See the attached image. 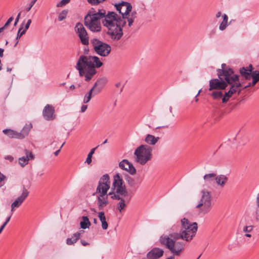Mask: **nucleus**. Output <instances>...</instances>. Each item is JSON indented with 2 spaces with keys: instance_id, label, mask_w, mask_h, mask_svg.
<instances>
[{
  "instance_id": "c756f323",
  "label": "nucleus",
  "mask_w": 259,
  "mask_h": 259,
  "mask_svg": "<svg viewBox=\"0 0 259 259\" xmlns=\"http://www.w3.org/2000/svg\"><path fill=\"white\" fill-rule=\"evenodd\" d=\"M82 221L80 223V228L83 229L89 228L91 226V222H90L88 217L83 216L82 217Z\"/></svg>"
},
{
  "instance_id": "393cba45",
  "label": "nucleus",
  "mask_w": 259,
  "mask_h": 259,
  "mask_svg": "<svg viewBox=\"0 0 259 259\" xmlns=\"http://www.w3.org/2000/svg\"><path fill=\"white\" fill-rule=\"evenodd\" d=\"M159 139L158 137H156L152 135L148 134L145 138V141L149 145H154L157 143Z\"/></svg>"
},
{
  "instance_id": "774afa93",
  "label": "nucleus",
  "mask_w": 259,
  "mask_h": 259,
  "mask_svg": "<svg viewBox=\"0 0 259 259\" xmlns=\"http://www.w3.org/2000/svg\"><path fill=\"white\" fill-rule=\"evenodd\" d=\"M6 226H5L4 224L2 225V226L0 227V234L2 233V231L4 229Z\"/></svg>"
},
{
  "instance_id": "aec40b11",
  "label": "nucleus",
  "mask_w": 259,
  "mask_h": 259,
  "mask_svg": "<svg viewBox=\"0 0 259 259\" xmlns=\"http://www.w3.org/2000/svg\"><path fill=\"white\" fill-rule=\"evenodd\" d=\"M108 204L107 196L99 195L97 197V205L99 210H102Z\"/></svg>"
},
{
  "instance_id": "bb28decb",
  "label": "nucleus",
  "mask_w": 259,
  "mask_h": 259,
  "mask_svg": "<svg viewBox=\"0 0 259 259\" xmlns=\"http://www.w3.org/2000/svg\"><path fill=\"white\" fill-rule=\"evenodd\" d=\"M252 80L251 82H249L242 89H246L250 87H253L256 84V83L259 81V77L256 74V72L254 71L253 74L251 75Z\"/></svg>"
},
{
  "instance_id": "7c9ffc66",
  "label": "nucleus",
  "mask_w": 259,
  "mask_h": 259,
  "mask_svg": "<svg viewBox=\"0 0 259 259\" xmlns=\"http://www.w3.org/2000/svg\"><path fill=\"white\" fill-rule=\"evenodd\" d=\"M224 94L222 91H215L212 92L211 96L215 100L222 99Z\"/></svg>"
},
{
  "instance_id": "f8f14e48",
  "label": "nucleus",
  "mask_w": 259,
  "mask_h": 259,
  "mask_svg": "<svg viewBox=\"0 0 259 259\" xmlns=\"http://www.w3.org/2000/svg\"><path fill=\"white\" fill-rule=\"evenodd\" d=\"M108 82V79L106 77H103L99 78L95 83L91 89L94 91V95L99 94Z\"/></svg>"
},
{
  "instance_id": "f704fd0d",
  "label": "nucleus",
  "mask_w": 259,
  "mask_h": 259,
  "mask_svg": "<svg viewBox=\"0 0 259 259\" xmlns=\"http://www.w3.org/2000/svg\"><path fill=\"white\" fill-rule=\"evenodd\" d=\"M23 25L22 24V26L18 30L17 37L16 38V42L15 44L14 45V47H16V46L17 45V44L18 43V39H20V38L26 32L25 30H23Z\"/></svg>"
},
{
  "instance_id": "ddd939ff",
  "label": "nucleus",
  "mask_w": 259,
  "mask_h": 259,
  "mask_svg": "<svg viewBox=\"0 0 259 259\" xmlns=\"http://www.w3.org/2000/svg\"><path fill=\"white\" fill-rule=\"evenodd\" d=\"M119 167L132 175L136 172V169L133 164L126 159H123L120 161L119 163Z\"/></svg>"
},
{
  "instance_id": "c03bdc74",
  "label": "nucleus",
  "mask_w": 259,
  "mask_h": 259,
  "mask_svg": "<svg viewBox=\"0 0 259 259\" xmlns=\"http://www.w3.org/2000/svg\"><path fill=\"white\" fill-rule=\"evenodd\" d=\"M106 0H88V2L91 5H98Z\"/></svg>"
},
{
  "instance_id": "423d86ee",
  "label": "nucleus",
  "mask_w": 259,
  "mask_h": 259,
  "mask_svg": "<svg viewBox=\"0 0 259 259\" xmlns=\"http://www.w3.org/2000/svg\"><path fill=\"white\" fill-rule=\"evenodd\" d=\"M31 186L30 181L26 179L25 181L22 182V191L20 196H19L12 204H11V212H13L15 208L19 207L24 201L28 196L29 192L28 189Z\"/></svg>"
},
{
  "instance_id": "f257e3e1",
  "label": "nucleus",
  "mask_w": 259,
  "mask_h": 259,
  "mask_svg": "<svg viewBox=\"0 0 259 259\" xmlns=\"http://www.w3.org/2000/svg\"><path fill=\"white\" fill-rule=\"evenodd\" d=\"M224 76H218L219 78L212 79L209 81V91L213 90H228L225 92L223 98V103H227L229 99L236 92L239 94L241 91L240 89L242 87L240 81H236V77L228 79L224 78Z\"/></svg>"
},
{
  "instance_id": "7ed1b4c3",
  "label": "nucleus",
  "mask_w": 259,
  "mask_h": 259,
  "mask_svg": "<svg viewBox=\"0 0 259 259\" xmlns=\"http://www.w3.org/2000/svg\"><path fill=\"white\" fill-rule=\"evenodd\" d=\"M92 56L81 55L77 62L75 68L78 70L80 76H84L85 80L89 81L97 73Z\"/></svg>"
},
{
  "instance_id": "72a5a7b5",
  "label": "nucleus",
  "mask_w": 259,
  "mask_h": 259,
  "mask_svg": "<svg viewBox=\"0 0 259 259\" xmlns=\"http://www.w3.org/2000/svg\"><path fill=\"white\" fill-rule=\"evenodd\" d=\"M91 58L93 60L92 62H93L94 64H95V68L96 67L98 68H100L103 65V63L100 61L98 57L96 56H92Z\"/></svg>"
},
{
  "instance_id": "0eeeda50",
  "label": "nucleus",
  "mask_w": 259,
  "mask_h": 259,
  "mask_svg": "<svg viewBox=\"0 0 259 259\" xmlns=\"http://www.w3.org/2000/svg\"><path fill=\"white\" fill-rule=\"evenodd\" d=\"M221 69L217 70L218 76L225 77L224 78H235L236 81H240V76L238 74H235L233 69L228 66L226 64L223 63L221 65Z\"/></svg>"
},
{
  "instance_id": "473e14b6",
  "label": "nucleus",
  "mask_w": 259,
  "mask_h": 259,
  "mask_svg": "<svg viewBox=\"0 0 259 259\" xmlns=\"http://www.w3.org/2000/svg\"><path fill=\"white\" fill-rule=\"evenodd\" d=\"M228 175H220L219 176H217V174L215 173H210L208 174H205L203 176V178H227Z\"/></svg>"
},
{
  "instance_id": "5fc2aeb1",
  "label": "nucleus",
  "mask_w": 259,
  "mask_h": 259,
  "mask_svg": "<svg viewBox=\"0 0 259 259\" xmlns=\"http://www.w3.org/2000/svg\"><path fill=\"white\" fill-rule=\"evenodd\" d=\"M245 68L249 70L250 72H253L254 71H253V66L252 64H249L248 66L247 67H245Z\"/></svg>"
},
{
  "instance_id": "20e7f679",
  "label": "nucleus",
  "mask_w": 259,
  "mask_h": 259,
  "mask_svg": "<svg viewBox=\"0 0 259 259\" xmlns=\"http://www.w3.org/2000/svg\"><path fill=\"white\" fill-rule=\"evenodd\" d=\"M152 148L147 145H141L135 151L136 160L142 165L145 164L152 157Z\"/></svg>"
},
{
  "instance_id": "2f4dec72",
  "label": "nucleus",
  "mask_w": 259,
  "mask_h": 259,
  "mask_svg": "<svg viewBox=\"0 0 259 259\" xmlns=\"http://www.w3.org/2000/svg\"><path fill=\"white\" fill-rule=\"evenodd\" d=\"M93 96H94V91L91 89L90 91L85 95L83 98V103L86 104L89 102Z\"/></svg>"
},
{
  "instance_id": "a878e982",
  "label": "nucleus",
  "mask_w": 259,
  "mask_h": 259,
  "mask_svg": "<svg viewBox=\"0 0 259 259\" xmlns=\"http://www.w3.org/2000/svg\"><path fill=\"white\" fill-rule=\"evenodd\" d=\"M81 233L77 232L73 234V236L66 240V243L68 245L74 244L80 237Z\"/></svg>"
},
{
  "instance_id": "de8ad7c7",
  "label": "nucleus",
  "mask_w": 259,
  "mask_h": 259,
  "mask_svg": "<svg viewBox=\"0 0 259 259\" xmlns=\"http://www.w3.org/2000/svg\"><path fill=\"white\" fill-rule=\"evenodd\" d=\"M253 227L252 226H245L243 229L244 232H250L252 231Z\"/></svg>"
},
{
  "instance_id": "864d4df0",
  "label": "nucleus",
  "mask_w": 259,
  "mask_h": 259,
  "mask_svg": "<svg viewBox=\"0 0 259 259\" xmlns=\"http://www.w3.org/2000/svg\"><path fill=\"white\" fill-rule=\"evenodd\" d=\"M216 30L215 29H213L212 30H211L209 33H208V36L209 38L212 37L215 34Z\"/></svg>"
},
{
  "instance_id": "6e6d98bb",
  "label": "nucleus",
  "mask_w": 259,
  "mask_h": 259,
  "mask_svg": "<svg viewBox=\"0 0 259 259\" xmlns=\"http://www.w3.org/2000/svg\"><path fill=\"white\" fill-rule=\"evenodd\" d=\"M87 108H88V105H82L81 107L80 112L82 113L86 111V110L87 109Z\"/></svg>"
},
{
  "instance_id": "c85d7f7f",
  "label": "nucleus",
  "mask_w": 259,
  "mask_h": 259,
  "mask_svg": "<svg viewBox=\"0 0 259 259\" xmlns=\"http://www.w3.org/2000/svg\"><path fill=\"white\" fill-rule=\"evenodd\" d=\"M223 21L220 23L219 25V29L221 31L225 30L227 27L229 25V24L228 23V16L224 14L223 16Z\"/></svg>"
},
{
  "instance_id": "052dcab7",
  "label": "nucleus",
  "mask_w": 259,
  "mask_h": 259,
  "mask_svg": "<svg viewBox=\"0 0 259 259\" xmlns=\"http://www.w3.org/2000/svg\"><path fill=\"white\" fill-rule=\"evenodd\" d=\"M80 242L83 246H87V245H89V243L87 242H86L85 241L83 240H81L80 241Z\"/></svg>"
},
{
  "instance_id": "0e129e2a",
  "label": "nucleus",
  "mask_w": 259,
  "mask_h": 259,
  "mask_svg": "<svg viewBox=\"0 0 259 259\" xmlns=\"http://www.w3.org/2000/svg\"><path fill=\"white\" fill-rule=\"evenodd\" d=\"M201 91V89H200V90L199 91L198 93H197V95L195 96V101H196V102H197V101H198V98H197V96L199 95V94H200V93Z\"/></svg>"
},
{
  "instance_id": "603ef678",
  "label": "nucleus",
  "mask_w": 259,
  "mask_h": 259,
  "mask_svg": "<svg viewBox=\"0 0 259 259\" xmlns=\"http://www.w3.org/2000/svg\"><path fill=\"white\" fill-rule=\"evenodd\" d=\"M21 13V12H20L17 15L16 18L15 19L14 24V26H16L17 24V23H18V22L19 21V20L20 19V17Z\"/></svg>"
},
{
  "instance_id": "4c0bfd02",
  "label": "nucleus",
  "mask_w": 259,
  "mask_h": 259,
  "mask_svg": "<svg viewBox=\"0 0 259 259\" xmlns=\"http://www.w3.org/2000/svg\"><path fill=\"white\" fill-rule=\"evenodd\" d=\"M96 148L97 147L93 148L89 153L86 160L85 161V162L87 163L88 164H90L91 163L92 156L94 153Z\"/></svg>"
},
{
  "instance_id": "e433bc0d",
  "label": "nucleus",
  "mask_w": 259,
  "mask_h": 259,
  "mask_svg": "<svg viewBox=\"0 0 259 259\" xmlns=\"http://www.w3.org/2000/svg\"><path fill=\"white\" fill-rule=\"evenodd\" d=\"M256 211H255V220L259 221V193L257 195L256 198Z\"/></svg>"
},
{
  "instance_id": "39448f33",
  "label": "nucleus",
  "mask_w": 259,
  "mask_h": 259,
  "mask_svg": "<svg viewBox=\"0 0 259 259\" xmlns=\"http://www.w3.org/2000/svg\"><path fill=\"white\" fill-rule=\"evenodd\" d=\"M90 42L95 52L100 56L107 57L111 51V47L109 44L97 38H91Z\"/></svg>"
},
{
  "instance_id": "6ab92c4d",
  "label": "nucleus",
  "mask_w": 259,
  "mask_h": 259,
  "mask_svg": "<svg viewBox=\"0 0 259 259\" xmlns=\"http://www.w3.org/2000/svg\"><path fill=\"white\" fill-rule=\"evenodd\" d=\"M25 156L20 157L18 160L19 163L22 166L26 165L30 159H32L34 158L32 152L28 151L27 150H25Z\"/></svg>"
},
{
  "instance_id": "e2e57ef3",
  "label": "nucleus",
  "mask_w": 259,
  "mask_h": 259,
  "mask_svg": "<svg viewBox=\"0 0 259 259\" xmlns=\"http://www.w3.org/2000/svg\"><path fill=\"white\" fill-rule=\"evenodd\" d=\"M222 15V13L221 11H219L216 14H215V17L218 18L219 17H220Z\"/></svg>"
},
{
  "instance_id": "cd10ccee",
  "label": "nucleus",
  "mask_w": 259,
  "mask_h": 259,
  "mask_svg": "<svg viewBox=\"0 0 259 259\" xmlns=\"http://www.w3.org/2000/svg\"><path fill=\"white\" fill-rule=\"evenodd\" d=\"M98 217L102 223V228L103 230H106L108 228V223L106 221V217L103 211H100L98 213Z\"/></svg>"
},
{
  "instance_id": "6e6552de",
  "label": "nucleus",
  "mask_w": 259,
  "mask_h": 259,
  "mask_svg": "<svg viewBox=\"0 0 259 259\" xmlns=\"http://www.w3.org/2000/svg\"><path fill=\"white\" fill-rule=\"evenodd\" d=\"M116 10L121 15V19L125 20L126 16L131 12L132 6L131 4L128 2H122L118 4H115Z\"/></svg>"
},
{
  "instance_id": "8fccbe9b",
  "label": "nucleus",
  "mask_w": 259,
  "mask_h": 259,
  "mask_svg": "<svg viewBox=\"0 0 259 259\" xmlns=\"http://www.w3.org/2000/svg\"><path fill=\"white\" fill-rule=\"evenodd\" d=\"M13 19H14V18L13 17H10L4 26L5 28L7 27L10 24V23L12 22V21L13 20Z\"/></svg>"
},
{
  "instance_id": "4468645a",
  "label": "nucleus",
  "mask_w": 259,
  "mask_h": 259,
  "mask_svg": "<svg viewBox=\"0 0 259 259\" xmlns=\"http://www.w3.org/2000/svg\"><path fill=\"white\" fill-rule=\"evenodd\" d=\"M107 181L105 182L99 183V185L97 188L96 193H100V195L107 196V191L110 188V182L108 181L109 179H106ZM93 195H95V193H94Z\"/></svg>"
},
{
  "instance_id": "f3484780",
  "label": "nucleus",
  "mask_w": 259,
  "mask_h": 259,
  "mask_svg": "<svg viewBox=\"0 0 259 259\" xmlns=\"http://www.w3.org/2000/svg\"><path fill=\"white\" fill-rule=\"evenodd\" d=\"M163 250L159 248H153L147 254L148 259H158L162 256Z\"/></svg>"
},
{
  "instance_id": "5701e85b",
  "label": "nucleus",
  "mask_w": 259,
  "mask_h": 259,
  "mask_svg": "<svg viewBox=\"0 0 259 259\" xmlns=\"http://www.w3.org/2000/svg\"><path fill=\"white\" fill-rule=\"evenodd\" d=\"M32 127V124L29 123L26 124L23 127L20 132H19L21 139H24L25 137L27 136L29 134V131Z\"/></svg>"
},
{
  "instance_id": "c9c22d12",
  "label": "nucleus",
  "mask_w": 259,
  "mask_h": 259,
  "mask_svg": "<svg viewBox=\"0 0 259 259\" xmlns=\"http://www.w3.org/2000/svg\"><path fill=\"white\" fill-rule=\"evenodd\" d=\"M68 13V10L67 9H64L58 15V20L61 21L64 20L66 18Z\"/></svg>"
},
{
  "instance_id": "a19ab883",
  "label": "nucleus",
  "mask_w": 259,
  "mask_h": 259,
  "mask_svg": "<svg viewBox=\"0 0 259 259\" xmlns=\"http://www.w3.org/2000/svg\"><path fill=\"white\" fill-rule=\"evenodd\" d=\"M109 195H112L111 198L113 199H116L121 201V200L124 199L122 197H121L120 195V194H115L114 192H110L108 194Z\"/></svg>"
},
{
  "instance_id": "680f3d73",
  "label": "nucleus",
  "mask_w": 259,
  "mask_h": 259,
  "mask_svg": "<svg viewBox=\"0 0 259 259\" xmlns=\"http://www.w3.org/2000/svg\"><path fill=\"white\" fill-rule=\"evenodd\" d=\"M4 52V50L3 49L0 48V57L1 58H2L3 57Z\"/></svg>"
},
{
  "instance_id": "13d9d810",
  "label": "nucleus",
  "mask_w": 259,
  "mask_h": 259,
  "mask_svg": "<svg viewBox=\"0 0 259 259\" xmlns=\"http://www.w3.org/2000/svg\"><path fill=\"white\" fill-rule=\"evenodd\" d=\"M12 214V212L11 213V215L6 219L5 222L3 224L5 226H6L8 222L10 221Z\"/></svg>"
},
{
  "instance_id": "69168bd1",
  "label": "nucleus",
  "mask_w": 259,
  "mask_h": 259,
  "mask_svg": "<svg viewBox=\"0 0 259 259\" xmlns=\"http://www.w3.org/2000/svg\"><path fill=\"white\" fill-rule=\"evenodd\" d=\"M4 180L5 179H0V187L4 184Z\"/></svg>"
},
{
  "instance_id": "37998d69",
  "label": "nucleus",
  "mask_w": 259,
  "mask_h": 259,
  "mask_svg": "<svg viewBox=\"0 0 259 259\" xmlns=\"http://www.w3.org/2000/svg\"><path fill=\"white\" fill-rule=\"evenodd\" d=\"M215 182L219 185L223 187L227 182V179H213Z\"/></svg>"
},
{
  "instance_id": "b1692460",
  "label": "nucleus",
  "mask_w": 259,
  "mask_h": 259,
  "mask_svg": "<svg viewBox=\"0 0 259 259\" xmlns=\"http://www.w3.org/2000/svg\"><path fill=\"white\" fill-rule=\"evenodd\" d=\"M211 207V204H203L200 205L199 207H196V208L198 209L199 214H205L210 212Z\"/></svg>"
},
{
  "instance_id": "dca6fc26",
  "label": "nucleus",
  "mask_w": 259,
  "mask_h": 259,
  "mask_svg": "<svg viewBox=\"0 0 259 259\" xmlns=\"http://www.w3.org/2000/svg\"><path fill=\"white\" fill-rule=\"evenodd\" d=\"M54 111V108L52 105L49 104L47 105L45 107L42 112L44 118L47 120H53L54 119L53 114Z\"/></svg>"
},
{
  "instance_id": "4be33fe9",
  "label": "nucleus",
  "mask_w": 259,
  "mask_h": 259,
  "mask_svg": "<svg viewBox=\"0 0 259 259\" xmlns=\"http://www.w3.org/2000/svg\"><path fill=\"white\" fill-rule=\"evenodd\" d=\"M239 72L240 76L245 80H249L251 79V75L253 72H250L249 70L246 69L245 67H242L239 68Z\"/></svg>"
},
{
  "instance_id": "412c9836",
  "label": "nucleus",
  "mask_w": 259,
  "mask_h": 259,
  "mask_svg": "<svg viewBox=\"0 0 259 259\" xmlns=\"http://www.w3.org/2000/svg\"><path fill=\"white\" fill-rule=\"evenodd\" d=\"M3 133L12 139H21L19 132L10 128H6L3 131Z\"/></svg>"
},
{
  "instance_id": "2eb2a0df",
  "label": "nucleus",
  "mask_w": 259,
  "mask_h": 259,
  "mask_svg": "<svg viewBox=\"0 0 259 259\" xmlns=\"http://www.w3.org/2000/svg\"><path fill=\"white\" fill-rule=\"evenodd\" d=\"M201 198L196 207H199L203 204H211V197L210 193L205 190L201 191Z\"/></svg>"
},
{
  "instance_id": "58836bf2",
  "label": "nucleus",
  "mask_w": 259,
  "mask_h": 259,
  "mask_svg": "<svg viewBox=\"0 0 259 259\" xmlns=\"http://www.w3.org/2000/svg\"><path fill=\"white\" fill-rule=\"evenodd\" d=\"M125 202V201L124 199L121 200V201H120L117 204V209L119 210L120 212H121V211L125 207L126 204Z\"/></svg>"
},
{
  "instance_id": "79ce46f5",
  "label": "nucleus",
  "mask_w": 259,
  "mask_h": 259,
  "mask_svg": "<svg viewBox=\"0 0 259 259\" xmlns=\"http://www.w3.org/2000/svg\"><path fill=\"white\" fill-rule=\"evenodd\" d=\"M137 13L136 11L132 12L131 14L130 13L126 16V17L125 18V19H132L134 21V20L137 17Z\"/></svg>"
},
{
  "instance_id": "338daca9",
  "label": "nucleus",
  "mask_w": 259,
  "mask_h": 259,
  "mask_svg": "<svg viewBox=\"0 0 259 259\" xmlns=\"http://www.w3.org/2000/svg\"><path fill=\"white\" fill-rule=\"evenodd\" d=\"M60 152V149H59L58 150H57L56 151H55L54 154L55 156H57L59 154Z\"/></svg>"
},
{
  "instance_id": "49530a36",
  "label": "nucleus",
  "mask_w": 259,
  "mask_h": 259,
  "mask_svg": "<svg viewBox=\"0 0 259 259\" xmlns=\"http://www.w3.org/2000/svg\"><path fill=\"white\" fill-rule=\"evenodd\" d=\"M37 0H32L29 4V5L27 6L25 8V10L27 12H29L33 6L34 5Z\"/></svg>"
},
{
  "instance_id": "bf43d9fd",
  "label": "nucleus",
  "mask_w": 259,
  "mask_h": 259,
  "mask_svg": "<svg viewBox=\"0 0 259 259\" xmlns=\"http://www.w3.org/2000/svg\"><path fill=\"white\" fill-rule=\"evenodd\" d=\"M127 22H128V25L129 27H131L133 24V23L134 22V21L132 19H127Z\"/></svg>"
},
{
  "instance_id": "4d7b16f0",
  "label": "nucleus",
  "mask_w": 259,
  "mask_h": 259,
  "mask_svg": "<svg viewBox=\"0 0 259 259\" xmlns=\"http://www.w3.org/2000/svg\"><path fill=\"white\" fill-rule=\"evenodd\" d=\"M5 159L9 160L10 162H12L14 159L13 156L11 155L6 156Z\"/></svg>"
},
{
  "instance_id": "3c124183",
  "label": "nucleus",
  "mask_w": 259,
  "mask_h": 259,
  "mask_svg": "<svg viewBox=\"0 0 259 259\" xmlns=\"http://www.w3.org/2000/svg\"><path fill=\"white\" fill-rule=\"evenodd\" d=\"M31 23V19H29L28 20L26 24H25V28L24 29H23L24 30H25V31H26V30L29 28V26H30V25Z\"/></svg>"
},
{
  "instance_id": "1a4fd4ad",
  "label": "nucleus",
  "mask_w": 259,
  "mask_h": 259,
  "mask_svg": "<svg viewBox=\"0 0 259 259\" xmlns=\"http://www.w3.org/2000/svg\"><path fill=\"white\" fill-rule=\"evenodd\" d=\"M75 31L78 34L82 44L83 45H88L89 43V37L85 28L81 23H77L76 24L75 26Z\"/></svg>"
},
{
  "instance_id": "09e8293b",
  "label": "nucleus",
  "mask_w": 259,
  "mask_h": 259,
  "mask_svg": "<svg viewBox=\"0 0 259 259\" xmlns=\"http://www.w3.org/2000/svg\"><path fill=\"white\" fill-rule=\"evenodd\" d=\"M136 179H128V183L131 186H135L139 182L135 181Z\"/></svg>"
},
{
  "instance_id": "9b49d317",
  "label": "nucleus",
  "mask_w": 259,
  "mask_h": 259,
  "mask_svg": "<svg viewBox=\"0 0 259 259\" xmlns=\"http://www.w3.org/2000/svg\"><path fill=\"white\" fill-rule=\"evenodd\" d=\"M105 10L104 9H99L98 12L90 11L88 14L85 16L84 19L90 20V23L92 21L100 22V19L105 16Z\"/></svg>"
},
{
  "instance_id": "f03ea898",
  "label": "nucleus",
  "mask_w": 259,
  "mask_h": 259,
  "mask_svg": "<svg viewBox=\"0 0 259 259\" xmlns=\"http://www.w3.org/2000/svg\"><path fill=\"white\" fill-rule=\"evenodd\" d=\"M102 21L103 25L108 29L107 34L113 40H119L123 35L122 28L126 24V20L121 19L117 15L112 11H109L103 16Z\"/></svg>"
},
{
  "instance_id": "a18cd8bd",
  "label": "nucleus",
  "mask_w": 259,
  "mask_h": 259,
  "mask_svg": "<svg viewBox=\"0 0 259 259\" xmlns=\"http://www.w3.org/2000/svg\"><path fill=\"white\" fill-rule=\"evenodd\" d=\"M70 0H61L58 3L56 6L57 7H62L70 2Z\"/></svg>"
},
{
  "instance_id": "a211bd4d",
  "label": "nucleus",
  "mask_w": 259,
  "mask_h": 259,
  "mask_svg": "<svg viewBox=\"0 0 259 259\" xmlns=\"http://www.w3.org/2000/svg\"><path fill=\"white\" fill-rule=\"evenodd\" d=\"M84 25L93 32H99L101 31V23L92 21L90 23V20L84 19Z\"/></svg>"
},
{
  "instance_id": "ea45409f",
  "label": "nucleus",
  "mask_w": 259,
  "mask_h": 259,
  "mask_svg": "<svg viewBox=\"0 0 259 259\" xmlns=\"http://www.w3.org/2000/svg\"><path fill=\"white\" fill-rule=\"evenodd\" d=\"M130 178L127 174L126 173H125L124 172L122 173L120 172H116L115 174L113 176V178Z\"/></svg>"
},
{
  "instance_id": "9d476101",
  "label": "nucleus",
  "mask_w": 259,
  "mask_h": 259,
  "mask_svg": "<svg viewBox=\"0 0 259 259\" xmlns=\"http://www.w3.org/2000/svg\"><path fill=\"white\" fill-rule=\"evenodd\" d=\"M114 180L111 189L115 191L117 194H120L121 196L124 197L127 196V192L125 185H123L122 179H114Z\"/></svg>"
}]
</instances>
